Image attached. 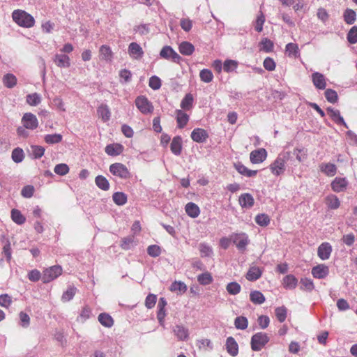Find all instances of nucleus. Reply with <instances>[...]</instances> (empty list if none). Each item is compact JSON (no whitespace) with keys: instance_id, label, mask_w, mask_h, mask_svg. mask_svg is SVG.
<instances>
[{"instance_id":"f257e3e1","label":"nucleus","mask_w":357,"mask_h":357,"mask_svg":"<svg viewBox=\"0 0 357 357\" xmlns=\"http://www.w3.org/2000/svg\"><path fill=\"white\" fill-rule=\"evenodd\" d=\"M291 158V153L290 151L281 152L269 166L272 174L275 176L282 175L286 170V163Z\"/></svg>"},{"instance_id":"f03ea898","label":"nucleus","mask_w":357,"mask_h":357,"mask_svg":"<svg viewBox=\"0 0 357 357\" xmlns=\"http://www.w3.org/2000/svg\"><path fill=\"white\" fill-rule=\"evenodd\" d=\"M12 18L17 24L22 27L30 28L35 24V20L31 15L20 9L13 12Z\"/></svg>"},{"instance_id":"7ed1b4c3","label":"nucleus","mask_w":357,"mask_h":357,"mask_svg":"<svg viewBox=\"0 0 357 357\" xmlns=\"http://www.w3.org/2000/svg\"><path fill=\"white\" fill-rule=\"evenodd\" d=\"M270 338L268 335L263 332H259L254 334L250 340L252 350L255 351H261L265 345L269 342Z\"/></svg>"},{"instance_id":"20e7f679","label":"nucleus","mask_w":357,"mask_h":357,"mask_svg":"<svg viewBox=\"0 0 357 357\" xmlns=\"http://www.w3.org/2000/svg\"><path fill=\"white\" fill-rule=\"evenodd\" d=\"M62 272L63 268L59 265L47 268L43 271L42 281L45 284L49 283L60 276Z\"/></svg>"},{"instance_id":"39448f33","label":"nucleus","mask_w":357,"mask_h":357,"mask_svg":"<svg viewBox=\"0 0 357 357\" xmlns=\"http://www.w3.org/2000/svg\"><path fill=\"white\" fill-rule=\"evenodd\" d=\"M230 239L241 252L245 251L247 245L250 243L249 237L244 232L233 233L230 235Z\"/></svg>"},{"instance_id":"423d86ee","label":"nucleus","mask_w":357,"mask_h":357,"mask_svg":"<svg viewBox=\"0 0 357 357\" xmlns=\"http://www.w3.org/2000/svg\"><path fill=\"white\" fill-rule=\"evenodd\" d=\"M135 102L137 108L143 114H149L153 112V104L145 96H137Z\"/></svg>"},{"instance_id":"0eeeda50","label":"nucleus","mask_w":357,"mask_h":357,"mask_svg":"<svg viewBox=\"0 0 357 357\" xmlns=\"http://www.w3.org/2000/svg\"><path fill=\"white\" fill-rule=\"evenodd\" d=\"M109 172L114 176L121 179H128L130 177V173L128 168L122 163L116 162L109 166Z\"/></svg>"},{"instance_id":"6e6552de","label":"nucleus","mask_w":357,"mask_h":357,"mask_svg":"<svg viewBox=\"0 0 357 357\" xmlns=\"http://www.w3.org/2000/svg\"><path fill=\"white\" fill-rule=\"evenodd\" d=\"M160 56L167 60H171L176 63H179L182 59L181 56L169 45H165L162 48L160 52Z\"/></svg>"},{"instance_id":"1a4fd4ad","label":"nucleus","mask_w":357,"mask_h":357,"mask_svg":"<svg viewBox=\"0 0 357 357\" xmlns=\"http://www.w3.org/2000/svg\"><path fill=\"white\" fill-rule=\"evenodd\" d=\"M21 123L28 130H33L38 127V121L36 115L31 112L24 114Z\"/></svg>"},{"instance_id":"9d476101","label":"nucleus","mask_w":357,"mask_h":357,"mask_svg":"<svg viewBox=\"0 0 357 357\" xmlns=\"http://www.w3.org/2000/svg\"><path fill=\"white\" fill-rule=\"evenodd\" d=\"M267 158V151L265 149H255L250 153V160L252 164L263 162Z\"/></svg>"},{"instance_id":"9b49d317","label":"nucleus","mask_w":357,"mask_h":357,"mask_svg":"<svg viewBox=\"0 0 357 357\" xmlns=\"http://www.w3.org/2000/svg\"><path fill=\"white\" fill-rule=\"evenodd\" d=\"M192 139L197 143H204L208 137L207 131L203 128H195L190 135Z\"/></svg>"},{"instance_id":"f8f14e48","label":"nucleus","mask_w":357,"mask_h":357,"mask_svg":"<svg viewBox=\"0 0 357 357\" xmlns=\"http://www.w3.org/2000/svg\"><path fill=\"white\" fill-rule=\"evenodd\" d=\"M329 274V268L325 264H319L312 268V275L317 279H324Z\"/></svg>"},{"instance_id":"ddd939ff","label":"nucleus","mask_w":357,"mask_h":357,"mask_svg":"<svg viewBox=\"0 0 357 357\" xmlns=\"http://www.w3.org/2000/svg\"><path fill=\"white\" fill-rule=\"evenodd\" d=\"M332 252V246L329 243H322L317 249V255L322 260H327L329 259Z\"/></svg>"},{"instance_id":"4468645a","label":"nucleus","mask_w":357,"mask_h":357,"mask_svg":"<svg viewBox=\"0 0 357 357\" xmlns=\"http://www.w3.org/2000/svg\"><path fill=\"white\" fill-rule=\"evenodd\" d=\"M128 52L129 55L135 59H140L144 55L142 47L135 42H132L128 45Z\"/></svg>"},{"instance_id":"2eb2a0df","label":"nucleus","mask_w":357,"mask_h":357,"mask_svg":"<svg viewBox=\"0 0 357 357\" xmlns=\"http://www.w3.org/2000/svg\"><path fill=\"white\" fill-rule=\"evenodd\" d=\"M348 181L346 178L336 177L331 182V188L335 192H343L346 190Z\"/></svg>"},{"instance_id":"dca6fc26","label":"nucleus","mask_w":357,"mask_h":357,"mask_svg":"<svg viewBox=\"0 0 357 357\" xmlns=\"http://www.w3.org/2000/svg\"><path fill=\"white\" fill-rule=\"evenodd\" d=\"M240 206L243 208H250L254 206L255 199L252 195L250 193L241 194L238 198Z\"/></svg>"},{"instance_id":"f3484780","label":"nucleus","mask_w":357,"mask_h":357,"mask_svg":"<svg viewBox=\"0 0 357 357\" xmlns=\"http://www.w3.org/2000/svg\"><path fill=\"white\" fill-rule=\"evenodd\" d=\"M226 349L231 356H236L238 354V345L233 337H228L226 340Z\"/></svg>"},{"instance_id":"a211bd4d","label":"nucleus","mask_w":357,"mask_h":357,"mask_svg":"<svg viewBox=\"0 0 357 357\" xmlns=\"http://www.w3.org/2000/svg\"><path fill=\"white\" fill-rule=\"evenodd\" d=\"M53 61L59 68H68L70 66V57L66 54H56Z\"/></svg>"},{"instance_id":"6ab92c4d","label":"nucleus","mask_w":357,"mask_h":357,"mask_svg":"<svg viewBox=\"0 0 357 357\" xmlns=\"http://www.w3.org/2000/svg\"><path fill=\"white\" fill-rule=\"evenodd\" d=\"M312 80L313 84L318 89H324L326 86L325 76L318 72H315L312 75Z\"/></svg>"},{"instance_id":"aec40b11","label":"nucleus","mask_w":357,"mask_h":357,"mask_svg":"<svg viewBox=\"0 0 357 357\" xmlns=\"http://www.w3.org/2000/svg\"><path fill=\"white\" fill-rule=\"evenodd\" d=\"M176 119L177 122V127L178 128H183L188 123L190 116L182 109L176 110Z\"/></svg>"},{"instance_id":"412c9836","label":"nucleus","mask_w":357,"mask_h":357,"mask_svg":"<svg viewBox=\"0 0 357 357\" xmlns=\"http://www.w3.org/2000/svg\"><path fill=\"white\" fill-rule=\"evenodd\" d=\"M262 270L256 266H250L248 269L245 278L249 281H256L261 278Z\"/></svg>"},{"instance_id":"4be33fe9","label":"nucleus","mask_w":357,"mask_h":357,"mask_svg":"<svg viewBox=\"0 0 357 357\" xmlns=\"http://www.w3.org/2000/svg\"><path fill=\"white\" fill-rule=\"evenodd\" d=\"M234 167L240 174L243 175L246 177H254L257 174V170L249 169L240 162L234 163Z\"/></svg>"},{"instance_id":"5701e85b","label":"nucleus","mask_w":357,"mask_h":357,"mask_svg":"<svg viewBox=\"0 0 357 357\" xmlns=\"http://www.w3.org/2000/svg\"><path fill=\"white\" fill-rule=\"evenodd\" d=\"M123 150V147L120 144H112L106 146L105 149V153L110 156L119 155Z\"/></svg>"},{"instance_id":"b1692460","label":"nucleus","mask_w":357,"mask_h":357,"mask_svg":"<svg viewBox=\"0 0 357 357\" xmlns=\"http://www.w3.org/2000/svg\"><path fill=\"white\" fill-rule=\"evenodd\" d=\"M170 149L173 154L179 155L182 151V138L181 136L174 137L170 144Z\"/></svg>"},{"instance_id":"393cba45","label":"nucleus","mask_w":357,"mask_h":357,"mask_svg":"<svg viewBox=\"0 0 357 357\" xmlns=\"http://www.w3.org/2000/svg\"><path fill=\"white\" fill-rule=\"evenodd\" d=\"M97 113L103 122H107L110 119L111 112L109 107L105 104H101L98 107Z\"/></svg>"},{"instance_id":"a878e982","label":"nucleus","mask_w":357,"mask_h":357,"mask_svg":"<svg viewBox=\"0 0 357 357\" xmlns=\"http://www.w3.org/2000/svg\"><path fill=\"white\" fill-rule=\"evenodd\" d=\"M100 58L107 62H111L113 58V52L111 48L106 45H103L100 47Z\"/></svg>"},{"instance_id":"bb28decb","label":"nucleus","mask_w":357,"mask_h":357,"mask_svg":"<svg viewBox=\"0 0 357 357\" xmlns=\"http://www.w3.org/2000/svg\"><path fill=\"white\" fill-rule=\"evenodd\" d=\"M178 50L183 55L190 56L195 51V47L190 42L183 41L179 45Z\"/></svg>"},{"instance_id":"cd10ccee","label":"nucleus","mask_w":357,"mask_h":357,"mask_svg":"<svg viewBox=\"0 0 357 357\" xmlns=\"http://www.w3.org/2000/svg\"><path fill=\"white\" fill-rule=\"evenodd\" d=\"M185 210L188 215L192 218H197L200 213L199 206L193 202L188 203L185 205Z\"/></svg>"},{"instance_id":"c85d7f7f","label":"nucleus","mask_w":357,"mask_h":357,"mask_svg":"<svg viewBox=\"0 0 357 357\" xmlns=\"http://www.w3.org/2000/svg\"><path fill=\"white\" fill-rule=\"evenodd\" d=\"M194 102V98L192 94L187 93L184 98L182 99L180 107L183 111H188L192 108Z\"/></svg>"},{"instance_id":"c756f323","label":"nucleus","mask_w":357,"mask_h":357,"mask_svg":"<svg viewBox=\"0 0 357 357\" xmlns=\"http://www.w3.org/2000/svg\"><path fill=\"white\" fill-rule=\"evenodd\" d=\"M326 204L328 208L335 210L340 207V201L336 195L331 194L326 197Z\"/></svg>"},{"instance_id":"7c9ffc66","label":"nucleus","mask_w":357,"mask_h":357,"mask_svg":"<svg viewBox=\"0 0 357 357\" xmlns=\"http://www.w3.org/2000/svg\"><path fill=\"white\" fill-rule=\"evenodd\" d=\"M320 169L328 176H333L337 172L335 165L332 163H321L320 165Z\"/></svg>"},{"instance_id":"2f4dec72","label":"nucleus","mask_w":357,"mask_h":357,"mask_svg":"<svg viewBox=\"0 0 357 357\" xmlns=\"http://www.w3.org/2000/svg\"><path fill=\"white\" fill-rule=\"evenodd\" d=\"M4 86L8 89L13 88L17 84V77L12 73L6 74L2 79Z\"/></svg>"},{"instance_id":"473e14b6","label":"nucleus","mask_w":357,"mask_h":357,"mask_svg":"<svg viewBox=\"0 0 357 357\" xmlns=\"http://www.w3.org/2000/svg\"><path fill=\"white\" fill-rule=\"evenodd\" d=\"M98 321L103 326L107 328H111L114 325V320L112 317L107 313H100L98 317Z\"/></svg>"},{"instance_id":"72a5a7b5","label":"nucleus","mask_w":357,"mask_h":357,"mask_svg":"<svg viewBox=\"0 0 357 357\" xmlns=\"http://www.w3.org/2000/svg\"><path fill=\"white\" fill-rule=\"evenodd\" d=\"M250 301L256 305H261L265 302V297L264 294L257 290L252 291L250 294Z\"/></svg>"},{"instance_id":"f704fd0d","label":"nucleus","mask_w":357,"mask_h":357,"mask_svg":"<svg viewBox=\"0 0 357 357\" xmlns=\"http://www.w3.org/2000/svg\"><path fill=\"white\" fill-rule=\"evenodd\" d=\"M298 280L293 275H287L283 279V286L285 289H293L297 286Z\"/></svg>"},{"instance_id":"c9c22d12","label":"nucleus","mask_w":357,"mask_h":357,"mask_svg":"<svg viewBox=\"0 0 357 357\" xmlns=\"http://www.w3.org/2000/svg\"><path fill=\"white\" fill-rule=\"evenodd\" d=\"M343 18L346 24L351 25L354 24L356 20V12L351 9L347 8L343 13Z\"/></svg>"},{"instance_id":"e433bc0d","label":"nucleus","mask_w":357,"mask_h":357,"mask_svg":"<svg viewBox=\"0 0 357 357\" xmlns=\"http://www.w3.org/2000/svg\"><path fill=\"white\" fill-rule=\"evenodd\" d=\"M285 51L287 54L291 57H298L300 55L299 48L297 44L289 43L286 45Z\"/></svg>"},{"instance_id":"4c0bfd02","label":"nucleus","mask_w":357,"mask_h":357,"mask_svg":"<svg viewBox=\"0 0 357 357\" xmlns=\"http://www.w3.org/2000/svg\"><path fill=\"white\" fill-rule=\"evenodd\" d=\"M174 333L180 340H185L188 337V330L183 326L176 325L174 328Z\"/></svg>"},{"instance_id":"58836bf2","label":"nucleus","mask_w":357,"mask_h":357,"mask_svg":"<svg viewBox=\"0 0 357 357\" xmlns=\"http://www.w3.org/2000/svg\"><path fill=\"white\" fill-rule=\"evenodd\" d=\"M41 96L38 93L28 94L26 97V102L30 106H37L41 102Z\"/></svg>"},{"instance_id":"ea45409f","label":"nucleus","mask_w":357,"mask_h":357,"mask_svg":"<svg viewBox=\"0 0 357 357\" xmlns=\"http://www.w3.org/2000/svg\"><path fill=\"white\" fill-rule=\"evenodd\" d=\"M77 292V288L74 286H69L66 291H65L61 296L63 302H68L71 301Z\"/></svg>"},{"instance_id":"a19ab883","label":"nucleus","mask_w":357,"mask_h":357,"mask_svg":"<svg viewBox=\"0 0 357 357\" xmlns=\"http://www.w3.org/2000/svg\"><path fill=\"white\" fill-rule=\"evenodd\" d=\"M114 202L118 206L124 205L128 200L127 195L122 192H116L112 195Z\"/></svg>"},{"instance_id":"79ce46f5","label":"nucleus","mask_w":357,"mask_h":357,"mask_svg":"<svg viewBox=\"0 0 357 357\" xmlns=\"http://www.w3.org/2000/svg\"><path fill=\"white\" fill-rule=\"evenodd\" d=\"M96 185L102 190H108L109 189V183L108 180L102 175H98L95 178Z\"/></svg>"},{"instance_id":"37998d69","label":"nucleus","mask_w":357,"mask_h":357,"mask_svg":"<svg viewBox=\"0 0 357 357\" xmlns=\"http://www.w3.org/2000/svg\"><path fill=\"white\" fill-rule=\"evenodd\" d=\"M11 218L14 222L19 225L24 224L26 221L25 217L17 209H13L11 211Z\"/></svg>"},{"instance_id":"c03bdc74","label":"nucleus","mask_w":357,"mask_h":357,"mask_svg":"<svg viewBox=\"0 0 357 357\" xmlns=\"http://www.w3.org/2000/svg\"><path fill=\"white\" fill-rule=\"evenodd\" d=\"M199 250L202 257H208L213 255V249L208 243H201Z\"/></svg>"},{"instance_id":"a18cd8bd","label":"nucleus","mask_w":357,"mask_h":357,"mask_svg":"<svg viewBox=\"0 0 357 357\" xmlns=\"http://www.w3.org/2000/svg\"><path fill=\"white\" fill-rule=\"evenodd\" d=\"M63 137L60 134H49L44 137L45 142L48 144H58L62 141Z\"/></svg>"},{"instance_id":"49530a36","label":"nucleus","mask_w":357,"mask_h":357,"mask_svg":"<svg viewBox=\"0 0 357 357\" xmlns=\"http://www.w3.org/2000/svg\"><path fill=\"white\" fill-rule=\"evenodd\" d=\"M213 279L211 274L206 271L204 273L199 274L197 276V281L202 285H208L213 282Z\"/></svg>"},{"instance_id":"de8ad7c7","label":"nucleus","mask_w":357,"mask_h":357,"mask_svg":"<svg viewBox=\"0 0 357 357\" xmlns=\"http://www.w3.org/2000/svg\"><path fill=\"white\" fill-rule=\"evenodd\" d=\"M234 326L239 330L246 329L248 326V319L243 316L237 317L234 320Z\"/></svg>"},{"instance_id":"09e8293b","label":"nucleus","mask_w":357,"mask_h":357,"mask_svg":"<svg viewBox=\"0 0 357 357\" xmlns=\"http://www.w3.org/2000/svg\"><path fill=\"white\" fill-rule=\"evenodd\" d=\"M200 79L205 83H210L213 79V75L209 69H202L199 73Z\"/></svg>"},{"instance_id":"8fccbe9b","label":"nucleus","mask_w":357,"mask_h":357,"mask_svg":"<svg viewBox=\"0 0 357 357\" xmlns=\"http://www.w3.org/2000/svg\"><path fill=\"white\" fill-rule=\"evenodd\" d=\"M330 117L331 119L337 125H342L344 126L345 128H348V125L344 121L343 117L341 116L340 112L338 109L333 112L331 115Z\"/></svg>"},{"instance_id":"3c124183","label":"nucleus","mask_w":357,"mask_h":357,"mask_svg":"<svg viewBox=\"0 0 357 357\" xmlns=\"http://www.w3.org/2000/svg\"><path fill=\"white\" fill-rule=\"evenodd\" d=\"M187 285L181 281H174L172 283L170 291L185 293L187 291Z\"/></svg>"},{"instance_id":"603ef678","label":"nucleus","mask_w":357,"mask_h":357,"mask_svg":"<svg viewBox=\"0 0 357 357\" xmlns=\"http://www.w3.org/2000/svg\"><path fill=\"white\" fill-rule=\"evenodd\" d=\"M12 159L16 163L21 162L24 158V151L20 148H15L12 151Z\"/></svg>"},{"instance_id":"864d4df0","label":"nucleus","mask_w":357,"mask_h":357,"mask_svg":"<svg viewBox=\"0 0 357 357\" xmlns=\"http://www.w3.org/2000/svg\"><path fill=\"white\" fill-rule=\"evenodd\" d=\"M270 218L265 213L258 214L255 217V222L261 227H266L270 223Z\"/></svg>"},{"instance_id":"5fc2aeb1","label":"nucleus","mask_w":357,"mask_h":357,"mask_svg":"<svg viewBox=\"0 0 357 357\" xmlns=\"http://www.w3.org/2000/svg\"><path fill=\"white\" fill-rule=\"evenodd\" d=\"M238 66L237 61L231 59H227L223 63V70L226 73H231L234 71Z\"/></svg>"},{"instance_id":"6e6d98bb","label":"nucleus","mask_w":357,"mask_h":357,"mask_svg":"<svg viewBox=\"0 0 357 357\" xmlns=\"http://www.w3.org/2000/svg\"><path fill=\"white\" fill-rule=\"evenodd\" d=\"M301 289L307 291H312L314 289L313 281L307 278L301 280Z\"/></svg>"},{"instance_id":"4d7b16f0","label":"nucleus","mask_w":357,"mask_h":357,"mask_svg":"<svg viewBox=\"0 0 357 357\" xmlns=\"http://www.w3.org/2000/svg\"><path fill=\"white\" fill-rule=\"evenodd\" d=\"M325 98H326L327 101L331 103H335L338 100V96L337 92L331 89H328L325 91L324 93Z\"/></svg>"},{"instance_id":"13d9d810","label":"nucleus","mask_w":357,"mask_h":357,"mask_svg":"<svg viewBox=\"0 0 357 357\" xmlns=\"http://www.w3.org/2000/svg\"><path fill=\"white\" fill-rule=\"evenodd\" d=\"M226 289L229 294L236 295L241 291V287L238 283L231 282L227 284Z\"/></svg>"},{"instance_id":"bf43d9fd","label":"nucleus","mask_w":357,"mask_h":357,"mask_svg":"<svg viewBox=\"0 0 357 357\" xmlns=\"http://www.w3.org/2000/svg\"><path fill=\"white\" fill-rule=\"evenodd\" d=\"M275 314L278 320L282 323L287 318V308L284 306L278 307L275 310Z\"/></svg>"},{"instance_id":"052dcab7","label":"nucleus","mask_w":357,"mask_h":357,"mask_svg":"<svg viewBox=\"0 0 357 357\" xmlns=\"http://www.w3.org/2000/svg\"><path fill=\"white\" fill-rule=\"evenodd\" d=\"M133 31L140 36L147 35L150 32L149 24H141L133 27Z\"/></svg>"},{"instance_id":"680f3d73","label":"nucleus","mask_w":357,"mask_h":357,"mask_svg":"<svg viewBox=\"0 0 357 357\" xmlns=\"http://www.w3.org/2000/svg\"><path fill=\"white\" fill-rule=\"evenodd\" d=\"M134 245V236H129L121 240V248L125 250H130Z\"/></svg>"},{"instance_id":"e2e57ef3","label":"nucleus","mask_w":357,"mask_h":357,"mask_svg":"<svg viewBox=\"0 0 357 357\" xmlns=\"http://www.w3.org/2000/svg\"><path fill=\"white\" fill-rule=\"evenodd\" d=\"M260 45L261 50H263L265 52H272L274 47L273 43L268 38H263L260 43Z\"/></svg>"},{"instance_id":"0e129e2a","label":"nucleus","mask_w":357,"mask_h":357,"mask_svg":"<svg viewBox=\"0 0 357 357\" xmlns=\"http://www.w3.org/2000/svg\"><path fill=\"white\" fill-rule=\"evenodd\" d=\"M161 79L156 75H153L149 81V86L153 90H158L161 87Z\"/></svg>"},{"instance_id":"69168bd1","label":"nucleus","mask_w":357,"mask_h":357,"mask_svg":"<svg viewBox=\"0 0 357 357\" xmlns=\"http://www.w3.org/2000/svg\"><path fill=\"white\" fill-rule=\"evenodd\" d=\"M20 323L19 324L24 328H26L30 325V317L24 312H20L19 314Z\"/></svg>"},{"instance_id":"338daca9","label":"nucleus","mask_w":357,"mask_h":357,"mask_svg":"<svg viewBox=\"0 0 357 357\" xmlns=\"http://www.w3.org/2000/svg\"><path fill=\"white\" fill-rule=\"evenodd\" d=\"M54 172L60 176H64L69 172V167L66 164L61 163L54 167Z\"/></svg>"},{"instance_id":"774afa93","label":"nucleus","mask_w":357,"mask_h":357,"mask_svg":"<svg viewBox=\"0 0 357 357\" xmlns=\"http://www.w3.org/2000/svg\"><path fill=\"white\" fill-rule=\"evenodd\" d=\"M347 40L351 44L357 43V26H354L349 31L347 36Z\"/></svg>"}]
</instances>
